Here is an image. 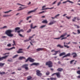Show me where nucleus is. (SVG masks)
<instances>
[{
  "instance_id": "obj_1",
  "label": "nucleus",
  "mask_w": 80,
  "mask_h": 80,
  "mask_svg": "<svg viewBox=\"0 0 80 80\" xmlns=\"http://www.w3.org/2000/svg\"><path fill=\"white\" fill-rule=\"evenodd\" d=\"M14 30H8L6 31L5 32V33L8 36V37H12L13 36V34H12V32H13L14 31Z\"/></svg>"
},
{
  "instance_id": "obj_2",
  "label": "nucleus",
  "mask_w": 80,
  "mask_h": 80,
  "mask_svg": "<svg viewBox=\"0 0 80 80\" xmlns=\"http://www.w3.org/2000/svg\"><path fill=\"white\" fill-rule=\"evenodd\" d=\"M52 62L51 61H48V62H46V65H48L49 67H52Z\"/></svg>"
},
{
  "instance_id": "obj_3",
  "label": "nucleus",
  "mask_w": 80,
  "mask_h": 80,
  "mask_svg": "<svg viewBox=\"0 0 80 80\" xmlns=\"http://www.w3.org/2000/svg\"><path fill=\"white\" fill-rule=\"evenodd\" d=\"M28 64H25L22 65L21 67V68H25L26 70H28Z\"/></svg>"
},
{
  "instance_id": "obj_4",
  "label": "nucleus",
  "mask_w": 80,
  "mask_h": 80,
  "mask_svg": "<svg viewBox=\"0 0 80 80\" xmlns=\"http://www.w3.org/2000/svg\"><path fill=\"white\" fill-rule=\"evenodd\" d=\"M54 75H56L58 78H60V72H56V73L52 74V75L51 76L52 77Z\"/></svg>"
},
{
  "instance_id": "obj_5",
  "label": "nucleus",
  "mask_w": 80,
  "mask_h": 80,
  "mask_svg": "<svg viewBox=\"0 0 80 80\" xmlns=\"http://www.w3.org/2000/svg\"><path fill=\"white\" fill-rule=\"evenodd\" d=\"M36 75L40 77L42 75V74L41 73H40L41 72L39 70H37L36 71Z\"/></svg>"
},
{
  "instance_id": "obj_6",
  "label": "nucleus",
  "mask_w": 80,
  "mask_h": 80,
  "mask_svg": "<svg viewBox=\"0 0 80 80\" xmlns=\"http://www.w3.org/2000/svg\"><path fill=\"white\" fill-rule=\"evenodd\" d=\"M46 7V6L44 5L42 6V10H47V9H53V8H54V7H53L51 8H45Z\"/></svg>"
},
{
  "instance_id": "obj_7",
  "label": "nucleus",
  "mask_w": 80,
  "mask_h": 80,
  "mask_svg": "<svg viewBox=\"0 0 80 80\" xmlns=\"http://www.w3.org/2000/svg\"><path fill=\"white\" fill-rule=\"evenodd\" d=\"M67 33H65L62 35L61 36L60 38H54V39H59L60 38H62V37H65L66 35H67Z\"/></svg>"
},
{
  "instance_id": "obj_8",
  "label": "nucleus",
  "mask_w": 80,
  "mask_h": 80,
  "mask_svg": "<svg viewBox=\"0 0 80 80\" xmlns=\"http://www.w3.org/2000/svg\"><path fill=\"white\" fill-rule=\"evenodd\" d=\"M45 50V49L43 48H38L36 49L37 51V52H39L40 51H44Z\"/></svg>"
},
{
  "instance_id": "obj_9",
  "label": "nucleus",
  "mask_w": 80,
  "mask_h": 80,
  "mask_svg": "<svg viewBox=\"0 0 80 80\" xmlns=\"http://www.w3.org/2000/svg\"><path fill=\"white\" fill-rule=\"evenodd\" d=\"M37 9H38V8H36L32 11H31L28 12V14H30L31 13H32V12H35L37 10Z\"/></svg>"
},
{
  "instance_id": "obj_10",
  "label": "nucleus",
  "mask_w": 80,
  "mask_h": 80,
  "mask_svg": "<svg viewBox=\"0 0 80 80\" xmlns=\"http://www.w3.org/2000/svg\"><path fill=\"white\" fill-rule=\"evenodd\" d=\"M72 55H73V58H75V57H77V53L75 52H73L71 54Z\"/></svg>"
},
{
  "instance_id": "obj_11",
  "label": "nucleus",
  "mask_w": 80,
  "mask_h": 80,
  "mask_svg": "<svg viewBox=\"0 0 80 80\" xmlns=\"http://www.w3.org/2000/svg\"><path fill=\"white\" fill-rule=\"evenodd\" d=\"M39 65L40 64L38 63L34 62L32 63V64H31V65H35L36 66V67H37V66H38V65Z\"/></svg>"
},
{
  "instance_id": "obj_12",
  "label": "nucleus",
  "mask_w": 80,
  "mask_h": 80,
  "mask_svg": "<svg viewBox=\"0 0 80 80\" xmlns=\"http://www.w3.org/2000/svg\"><path fill=\"white\" fill-rule=\"evenodd\" d=\"M8 56H5L4 57H3L2 58H0V61H2V60H3L4 59H5V58H7Z\"/></svg>"
},
{
  "instance_id": "obj_13",
  "label": "nucleus",
  "mask_w": 80,
  "mask_h": 80,
  "mask_svg": "<svg viewBox=\"0 0 80 80\" xmlns=\"http://www.w3.org/2000/svg\"><path fill=\"white\" fill-rule=\"evenodd\" d=\"M20 28L19 27H17L15 28V32H18V33H20V30L17 31V30H20Z\"/></svg>"
},
{
  "instance_id": "obj_14",
  "label": "nucleus",
  "mask_w": 80,
  "mask_h": 80,
  "mask_svg": "<svg viewBox=\"0 0 80 80\" xmlns=\"http://www.w3.org/2000/svg\"><path fill=\"white\" fill-rule=\"evenodd\" d=\"M33 23H32L30 25V27H31V29H32V28H33V29H34L35 28H36V27H38V26H35L34 27H33Z\"/></svg>"
},
{
  "instance_id": "obj_15",
  "label": "nucleus",
  "mask_w": 80,
  "mask_h": 80,
  "mask_svg": "<svg viewBox=\"0 0 80 80\" xmlns=\"http://www.w3.org/2000/svg\"><path fill=\"white\" fill-rule=\"evenodd\" d=\"M67 44H68V43L64 42V47H66V48H68L69 47V46H67L66 45Z\"/></svg>"
},
{
  "instance_id": "obj_16",
  "label": "nucleus",
  "mask_w": 80,
  "mask_h": 80,
  "mask_svg": "<svg viewBox=\"0 0 80 80\" xmlns=\"http://www.w3.org/2000/svg\"><path fill=\"white\" fill-rule=\"evenodd\" d=\"M55 53L54 54H53L52 55H57V53H58V52L59 53H60L61 52L59 50V51H55Z\"/></svg>"
},
{
  "instance_id": "obj_17",
  "label": "nucleus",
  "mask_w": 80,
  "mask_h": 80,
  "mask_svg": "<svg viewBox=\"0 0 80 80\" xmlns=\"http://www.w3.org/2000/svg\"><path fill=\"white\" fill-rule=\"evenodd\" d=\"M35 61V60L32 58L29 57V61L30 62H33Z\"/></svg>"
},
{
  "instance_id": "obj_18",
  "label": "nucleus",
  "mask_w": 80,
  "mask_h": 80,
  "mask_svg": "<svg viewBox=\"0 0 80 80\" xmlns=\"http://www.w3.org/2000/svg\"><path fill=\"white\" fill-rule=\"evenodd\" d=\"M70 53H68L67 55H65L64 56L62 57V58H63L65 57H70Z\"/></svg>"
},
{
  "instance_id": "obj_19",
  "label": "nucleus",
  "mask_w": 80,
  "mask_h": 80,
  "mask_svg": "<svg viewBox=\"0 0 80 80\" xmlns=\"http://www.w3.org/2000/svg\"><path fill=\"white\" fill-rule=\"evenodd\" d=\"M56 22V21H53L52 22H51L49 24V25H53L54 23H55V22Z\"/></svg>"
},
{
  "instance_id": "obj_20",
  "label": "nucleus",
  "mask_w": 80,
  "mask_h": 80,
  "mask_svg": "<svg viewBox=\"0 0 80 80\" xmlns=\"http://www.w3.org/2000/svg\"><path fill=\"white\" fill-rule=\"evenodd\" d=\"M22 49H19L18 50V51L17 52L18 53H23V52L20 51H22Z\"/></svg>"
},
{
  "instance_id": "obj_21",
  "label": "nucleus",
  "mask_w": 80,
  "mask_h": 80,
  "mask_svg": "<svg viewBox=\"0 0 80 80\" xmlns=\"http://www.w3.org/2000/svg\"><path fill=\"white\" fill-rule=\"evenodd\" d=\"M57 70L58 72H62V71H63V68H58L57 69Z\"/></svg>"
},
{
  "instance_id": "obj_22",
  "label": "nucleus",
  "mask_w": 80,
  "mask_h": 80,
  "mask_svg": "<svg viewBox=\"0 0 80 80\" xmlns=\"http://www.w3.org/2000/svg\"><path fill=\"white\" fill-rule=\"evenodd\" d=\"M67 2H69L70 3H73V2L72 1H69V0H67V1L64 2L62 3H67Z\"/></svg>"
},
{
  "instance_id": "obj_23",
  "label": "nucleus",
  "mask_w": 80,
  "mask_h": 80,
  "mask_svg": "<svg viewBox=\"0 0 80 80\" xmlns=\"http://www.w3.org/2000/svg\"><path fill=\"white\" fill-rule=\"evenodd\" d=\"M13 48H15V47H13L10 48H6V50H12V49H13Z\"/></svg>"
},
{
  "instance_id": "obj_24",
  "label": "nucleus",
  "mask_w": 80,
  "mask_h": 80,
  "mask_svg": "<svg viewBox=\"0 0 80 80\" xmlns=\"http://www.w3.org/2000/svg\"><path fill=\"white\" fill-rule=\"evenodd\" d=\"M42 22L43 23H48V22H47V20H44Z\"/></svg>"
},
{
  "instance_id": "obj_25",
  "label": "nucleus",
  "mask_w": 80,
  "mask_h": 80,
  "mask_svg": "<svg viewBox=\"0 0 80 80\" xmlns=\"http://www.w3.org/2000/svg\"><path fill=\"white\" fill-rule=\"evenodd\" d=\"M65 55V53L62 52L59 54V56L61 57V56H63V55Z\"/></svg>"
},
{
  "instance_id": "obj_26",
  "label": "nucleus",
  "mask_w": 80,
  "mask_h": 80,
  "mask_svg": "<svg viewBox=\"0 0 80 80\" xmlns=\"http://www.w3.org/2000/svg\"><path fill=\"white\" fill-rule=\"evenodd\" d=\"M32 78V77L30 76H28L27 77V80H30Z\"/></svg>"
},
{
  "instance_id": "obj_27",
  "label": "nucleus",
  "mask_w": 80,
  "mask_h": 80,
  "mask_svg": "<svg viewBox=\"0 0 80 80\" xmlns=\"http://www.w3.org/2000/svg\"><path fill=\"white\" fill-rule=\"evenodd\" d=\"M57 47H60V48H63V46L60 44H58V45H57Z\"/></svg>"
},
{
  "instance_id": "obj_28",
  "label": "nucleus",
  "mask_w": 80,
  "mask_h": 80,
  "mask_svg": "<svg viewBox=\"0 0 80 80\" xmlns=\"http://www.w3.org/2000/svg\"><path fill=\"white\" fill-rule=\"evenodd\" d=\"M50 80H57V78H51Z\"/></svg>"
},
{
  "instance_id": "obj_29",
  "label": "nucleus",
  "mask_w": 80,
  "mask_h": 80,
  "mask_svg": "<svg viewBox=\"0 0 80 80\" xmlns=\"http://www.w3.org/2000/svg\"><path fill=\"white\" fill-rule=\"evenodd\" d=\"M23 58H24V59H25V58L24 57H19V60H22V59H23Z\"/></svg>"
},
{
  "instance_id": "obj_30",
  "label": "nucleus",
  "mask_w": 80,
  "mask_h": 80,
  "mask_svg": "<svg viewBox=\"0 0 80 80\" xmlns=\"http://www.w3.org/2000/svg\"><path fill=\"white\" fill-rule=\"evenodd\" d=\"M59 15H60V14H58L57 15H56L54 18L53 17H52V18L53 19H54V18H57V17H58V16H59Z\"/></svg>"
},
{
  "instance_id": "obj_31",
  "label": "nucleus",
  "mask_w": 80,
  "mask_h": 80,
  "mask_svg": "<svg viewBox=\"0 0 80 80\" xmlns=\"http://www.w3.org/2000/svg\"><path fill=\"white\" fill-rule=\"evenodd\" d=\"M25 8H21V9H18L17 10V11H21V10H22L23 9H24Z\"/></svg>"
},
{
  "instance_id": "obj_32",
  "label": "nucleus",
  "mask_w": 80,
  "mask_h": 80,
  "mask_svg": "<svg viewBox=\"0 0 80 80\" xmlns=\"http://www.w3.org/2000/svg\"><path fill=\"white\" fill-rule=\"evenodd\" d=\"M5 65V64L4 63H0V67H3V65Z\"/></svg>"
},
{
  "instance_id": "obj_33",
  "label": "nucleus",
  "mask_w": 80,
  "mask_h": 80,
  "mask_svg": "<svg viewBox=\"0 0 80 80\" xmlns=\"http://www.w3.org/2000/svg\"><path fill=\"white\" fill-rule=\"evenodd\" d=\"M29 40H31L32 42V43H36V42L35 41H32V39H31V38H29Z\"/></svg>"
},
{
  "instance_id": "obj_34",
  "label": "nucleus",
  "mask_w": 80,
  "mask_h": 80,
  "mask_svg": "<svg viewBox=\"0 0 80 80\" xmlns=\"http://www.w3.org/2000/svg\"><path fill=\"white\" fill-rule=\"evenodd\" d=\"M28 60H29V61H30V57L28 58V59L26 60L25 62H28Z\"/></svg>"
},
{
  "instance_id": "obj_35",
  "label": "nucleus",
  "mask_w": 80,
  "mask_h": 80,
  "mask_svg": "<svg viewBox=\"0 0 80 80\" xmlns=\"http://www.w3.org/2000/svg\"><path fill=\"white\" fill-rule=\"evenodd\" d=\"M76 17L74 18L73 19H72V22H75L76 20Z\"/></svg>"
},
{
  "instance_id": "obj_36",
  "label": "nucleus",
  "mask_w": 80,
  "mask_h": 80,
  "mask_svg": "<svg viewBox=\"0 0 80 80\" xmlns=\"http://www.w3.org/2000/svg\"><path fill=\"white\" fill-rule=\"evenodd\" d=\"M13 60L12 59H8V62H13Z\"/></svg>"
},
{
  "instance_id": "obj_37",
  "label": "nucleus",
  "mask_w": 80,
  "mask_h": 80,
  "mask_svg": "<svg viewBox=\"0 0 80 80\" xmlns=\"http://www.w3.org/2000/svg\"><path fill=\"white\" fill-rule=\"evenodd\" d=\"M18 55H15L14 56L12 57V58H15L17 57H18Z\"/></svg>"
},
{
  "instance_id": "obj_38",
  "label": "nucleus",
  "mask_w": 80,
  "mask_h": 80,
  "mask_svg": "<svg viewBox=\"0 0 80 80\" xmlns=\"http://www.w3.org/2000/svg\"><path fill=\"white\" fill-rule=\"evenodd\" d=\"M46 75H50V72L48 71L46 73Z\"/></svg>"
},
{
  "instance_id": "obj_39",
  "label": "nucleus",
  "mask_w": 80,
  "mask_h": 80,
  "mask_svg": "<svg viewBox=\"0 0 80 80\" xmlns=\"http://www.w3.org/2000/svg\"><path fill=\"white\" fill-rule=\"evenodd\" d=\"M5 73V72H0V74L1 75H4Z\"/></svg>"
},
{
  "instance_id": "obj_40",
  "label": "nucleus",
  "mask_w": 80,
  "mask_h": 80,
  "mask_svg": "<svg viewBox=\"0 0 80 80\" xmlns=\"http://www.w3.org/2000/svg\"><path fill=\"white\" fill-rule=\"evenodd\" d=\"M30 18H32V16H29L26 19L27 20H28Z\"/></svg>"
},
{
  "instance_id": "obj_41",
  "label": "nucleus",
  "mask_w": 80,
  "mask_h": 80,
  "mask_svg": "<svg viewBox=\"0 0 80 80\" xmlns=\"http://www.w3.org/2000/svg\"><path fill=\"white\" fill-rule=\"evenodd\" d=\"M12 10H10L8 11L4 12V13H8V12H12Z\"/></svg>"
},
{
  "instance_id": "obj_42",
  "label": "nucleus",
  "mask_w": 80,
  "mask_h": 80,
  "mask_svg": "<svg viewBox=\"0 0 80 80\" xmlns=\"http://www.w3.org/2000/svg\"><path fill=\"white\" fill-rule=\"evenodd\" d=\"M3 17H9V16L7 15H3Z\"/></svg>"
},
{
  "instance_id": "obj_43",
  "label": "nucleus",
  "mask_w": 80,
  "mask_h": 80,
  "mask_svg": "<svg viewBox=\"0 0 80 80\" xmlns=\"http://www.w3.org/2000/svg\"><path fill=\"white\" fill-rule=\"evenodd\" d=\"M66 18L68 19V20H69V19H70V18H71V16H70L69 17H68V16H66Z\"/></svg>"
},
{
  "instance_id": "obj_44",
  "label": "nucleus",
  "mask_w": 80,
  "mask_h": 80,
  "mask_svg": "<svg viewBox=\"0 0 80 80\" xmlns=\"http://www.w3.org/2000/svg\"><path fill=\"white\" fill-rule=\"evenodd\" d=\"M46 25H42L40 27V28H43V27H46Z\"/></svg>"
},
{
  "instance_id": "obj_45",
  "label": "nucleus",
  "mask_w": 80,
  "mask_h": 80,
  "mask_svg": "<svg viewBox=\"0 0 80 80\" xmlns=\"http://www.w3.org/2000/svg\"><path fill=\"white\" fill-rule=\"evenodd\" d=\"M74 61H75L74 60H73L71 61L70 62V64H72V63H73V62H74Z\"/></svg>"
},
{
  "instance_id": "obj_46",
  "label": "nucleus",
  "mask_w": 80,
  "mask_h": 80,
  "mask_svg": "<svg viewBox=\"0 0 80 80\" xmlns=\"http://www.w3.org/2000/svg\"><path fill=\"white\" fill-rule=\"evenodd\" d=\"M35 34L33 35L32 36L29 37V38H31H31H33V36H35Z\"/></svg>"
},
{
  "instance_id": "obj_47",
  "label": "nucleus",
  "mask_w": 80,
  "mask_h": 80,
  "mask_svg": "<svg viewBox=\"0 0 80 80\" xmlns=\"http://www.w3.org/2000/svg\"><path fill=\"white\" fill-rule=\"evenodd\" d=\"M31 30H32V29H29L28 30L27 32V33H29V32H30Z\"/></svg>"
},
{
  "instance_id": "obj_48",
  "label": "nucleus",
  "mask_w": 80,
  "mask_h": 80,
  "mask_svg": "<svg viewBox=\"0 0 80 80\" xmlns=\"http://www.w3.org/2000/svg\"><path fill=\"white\" fill-rule=\"evenodd\" d=\"M19 35L20 36V37H24V36H22V34H20V33H19Z\"/></svg>"
},
{
  "instance_id": "obj_49",
  "label": "nucleus",
  "mask_w": 80,
  "mask_h": 80,
  "mask_svg": "<svg viewBox=\"0 0 80 80\" xmlns=\"http://www.w3.org/2000/svg\"><path fill=\"white\" fill-rule=\"evenodd\" d=\"M77 32H78V34H79V33H80V31L79 29L78 30Z\"/></svg>"
},
{
  "instance_id": "obj_50",
  "label": "nucleus",
  "mask_w": 80,
  "mask_h": 80,
  "mask_svg": "<svg viewBox=\"0 0 80 80\" xmlns=\"http://www.w3.org/2000/svg\"><path fill=\"white\" fill-rule=\"evenodd\" d=\"M77 73H78V74H79V75H80V71L79 70L77 71Z\"/></svg>"
},
{
  "instance_id": "obj_51",
  "label": "nucleus",
  "mask_w": 80,
  "mask_h": 80,
  "mask_svg": "<svg viewBox=\"0 0 80 80\" xmlns=\"http://www.w3.org/2000/svg\"><path fill=\"white\" fill-rule=\"evenodd\" d=\"M8 47H11V44H9L7 45Z\"/></svg>"
},
{
  "instance_id": "obj_52",
  "label": "nucleus",
  "mask_w": 80,
  "mask_h": 80,
  "mask_svg": "<svg viewBox=\"0 0 80 80\" xmlns=\"http://www.w3.org/2000/svg\"><path fill=\"white\" fill-rule=\"evenodd\" d=\"M30 40H24V42H28V41H29Z\"/></svg>"
},
{
  "instance_id": "obj_53",
  "label": "nucleus",
  "mask_w": 80,
  "mask_h": 80,
  "mask_svg": "<svg viewBox=\"0 0 80 80\" xmlns=\"http://www.w3.org/2000/svg\"><path fill=\"white\" fill-rule=\"evenodd\" d=\"M45 13V11H42V12H40L39 13V14H40L41 13Z\"/></svg>"
},
{
  "instance_id": "obj_54",
  "label": "nucleus",
  "mask_w": 80,
  "mask_h": 80,
  "mask_svg": "<svg viewBox=\"0 0 80 80\" xmlns=\"http://www.w3.org/2000/svg\"><path fill=\"white\" fill-rule=\"evenodd\" d=\"M17 5H21V6H22L23 7H24L25 6V5H22L20 4H19V3H17Z\"/></svg>"
},
{
  "instance_id": "obj_55",
  "label": "nucleus",
  "mask_w": 80,
  "mask_h": 80,
  "mask_svg": "<svg viewBox=\"0 0 80 80\" xmlns=\"http://www.w3.org/2000/svg\"><path fill=\"white\" fill-rule=\"evenodd\" d=\"M61 3V2H59L58 3V6H59L60 5V4Z\"/></svg>"
},
{
  "instance_id": "obj_56",
  "label": "nucleus",
  "mask_w": 80,
  "mask_h": 80,
  "mask_svg": "<svg viewBox=\"0 0 80 80\" xmlns=\"http://www.w3.org/2000/svg\"><path fill=\"white\" fill-rule=\"evenodd\" d=\"M76 18L77 19V20H78H78H80V19H79V18H78L76 17Z\"/></svg>"
},
{
  "instance_id": "obj_57",
  "label": "nucleus",
  "mask_w": 80,
  "mask_h": 80,
  "mask_svg": "<svg viewBox=\"0 0 80 80\" xmlns=\"http://www.w3.org/2000/svg\"><path fill=\"white\" fill-rule=\"evenodd\" d=\"M56 2H57V1H55L52 4V5H54V4H55V3H56Z\"/></svg>"
},
{
  "instance_id": "obj_58",
  "label": "nucleus",
  "mask_w": 80,
  "mask_h": 80,
  "mask_svg": "<svg viewBox=\"0 0 80 80\" xmlns=\"http://www.w3.org/2000/svg\"><path fill=\"white\" fill-rule=\"evenodd\" d=\"M2 38H7V37L6 36H2Z\"/></svg>"
},
{
  "instance_id": "obj_59",
  "label": "nucleus",
  "mask_w": 80,
  "mask_h": 80,
  "mask_svg": "<svg viewBox=\"0 0 80 80\" xmlns=\"http://www.w3.org/2000/svg\"><path fill=\"white\" fill-rule=\"evenodd\" d=\"M7 26H4L3 27H2V28H7Z\"/></svg>"
},
{
  "instance_id": "obj_60",
  "label": "nucleus",
  "mask_w": 80,
  "mask_h": 80,
  "mask_svg": "<svg viewBox=\"0 0 80 80\" xmlns=\"http://www.w3.org/2000/svg\"><path fill=\"white\" fill-rule=\"evenodd\" d=\"M13 43L15 45H16V44H15V41H13Z\"/></svg>"
},
{
  "instance_id": "obj_61",
  "label": "nucleus",
  "mask_w": 80,
  "mask_h": 80,
  "mask_svg": "<svg viewBox=\"0 0 80 80\" xmlns=\"http://www.w3.org/2000/svg\"><path fill=\"white\" fill-rule=\"evenodd\" d=\"M58 64H61V62H60V61H58Z\"/></svg>"
},
{
  "instance_id": "obj_62",
  "label": "nucleus",
  "mask_w": 80,
  "mask_h": 80,
  "mask_svg": "<svg viewBox=\"0 0 80 80\" xmlns=\"http://www.w3.org/2000/svg\"><path fill=\"white\" fill-rule=\"evenodd\" d=\"M18 70H22V68H18Z\"/></svg>"
},
{
  "instance_id": "obj_63",
  "label": "nucleus",
  "mask_w": 80,
  "mask_h": 80,
  "mask_svg": "<svg viewBox=\"0 0 80 80\" xmlns=\"http://www.w3.org/2000/svg\"><path fill=\"white\" fill-rule=\"evenodd\" d=\"M67 14H65L63 15V17H65V16H66V15H67Z\"/></svg>"
},
{
  "instance_id": "obj_64",
  "label": "nucleus",
  "mask_w": 80,
  "mask_h": 80,
  "mask_svg": "<svg viewBox=\"0 0 80 80\" xmlns=\"http://www.w3.org/2000/svg\"><path fill=\"white\" fill-rule=\"evenodd\" d=\"M77 28H80V26H77Z\"/></svg>"
}]
</instances>
